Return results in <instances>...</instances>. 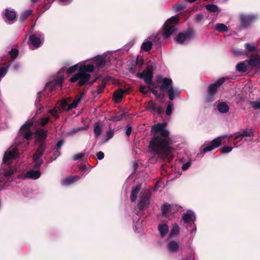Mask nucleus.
<instances>
[{"label": "nucleus", "mask_w": 260, "mask_h": 260, "mask_svg": "<svg viewBox=\"0 0 260 260\" xmlns=\"http://www.w3.org/2000/svg\"><path fill=\"white\" fill-rule=\"evenodd\" d=\"M2 15L5 22L10 24L15 22L17 16L16 12L12 9H6Z\"/></svg>", "instance_id": "10"}, {"label": "nucleus", "mask_w": 260, "mask_h": 260, "mask_svg": "<svg viewBox=\"0 0 260 260\" xmlns=\"http://www.w3.org/2000/svg\"><path fill=\"white\" fill-rule=\"evenodd\" d=\"M236 69L240 72H245L247 70V67L243 62L238 63L236 66Z\"/></svg>", "instance_id": "36"}, {"label": "nucleus", "mask_w": 260, "mask_h": 260, "mask_svg": "<svg viewBox=\"0 0 260 260\" xmlns=\"http://www.w3.org/2000/svg\"><path fill=\"white\" fill-rule=\"evenodd\" d=\"M190 162H186L182 165V170L183 171H185L188 169V168L190 167Z\"/></svg>", "instance_id": "64"}, {"label": "nucleus", "mask_w": 260, "mask_h": 260, "mask_svg": "<svg viewBox=\"0 0 260 260\" xmlns=\"http://www.w3.org/2000/svg\"><path fill=\"white\" fill-rule=\"evenodd\" d=\"M34 124L32 120H27L20 128L18 132V138L30 141L32 139L34 133L30 128Z\"/></svg>", "instance_id": "5"}, {"label": "nucleus", "mask_w": 260, "mask_h": 260, "mask_svg": "<svg viewBox=\"0 0 260 260\" xmlns=\"http://www.w3.org/2000/svg\"><path fill=\"white\" fill-rule=\"evenodd\" d=\"M203 18V16L201 14H199L196 15L195 20L197 22L201 21Z\"/></svg>", "instance_id": "63"}, {"label": "nucleus", "mask_w": 260, "mask_h": 260, "mask_svg": "<svg viewBox=\"0 0 260 260\" xmlns=\"http://www.w3.org/2000/svg\"><path fill=\"white\" fill-rule=\"evenodd\" d=\"M9 53L10 55L11 59L14 60L18 56L19 51L17 49H12Z\"/></svg>", "instance_id": "40"}, {"label": "nucleus", "mask_w": 260, "mask_h": 260, "mask_svg": "<svg viewBox=\"0 0 260 260\" xmlns=\"http://www.w3.org/2000/svg\"><path fill=\"white\" fill-rule=\"evenodd\" d=\"M193 213L191 211H187L182 216V220L185 223H188L190 221H193Z\"/></svg>", "instance_id": "29"}, {"label": "nucleus", "mask_w": 260, "mask_h": 260, "mask_svg": "<svg viewBox=\"0 0 260 260\" xmlns=\"http://www.w3.org/2000/svg\"><path fill=\"white\" fill-rule=\"evenodd\" d=\"M173 8L177 11L183 10L185 8V5L183 3L177 4L173 6Z\"/></svg>", "instance_id": "45"}, {"label": "nucleus", "mask_w": 260, "mask_h": 260, "mask_svg": "<svg viewBox=\"0 0 260 260\" xmlns=\"http://www.w3.org/2000/svg\"><path fill=\"white\" fill-rule=\"evenodd\" d=\"M141 187L142 184L141 183H138L136 186L132 188L130 196V200L132 202L136 201L138 194L141 189Z\"/></svg>", "instance_id": "19"}, {"label": "nucleus", "mask_w": 260, "mask_h": 260, "mask_svg": "<svg viewBox=\"0 0 260 260\" xmlns=\"http://www.w3.org/2000/svg\"><path fill=\"white\" fill-rule=\"evenodd\" d=\"M215 30L226 32L228 31V27L223 23H217L215 26Z\"/></svg>", "instance_id": "33"}, {"label": "nucleus", "mask_w": 260, "mask_h": 260, "mask_svg": "<svg viewBox=\"0 0 260 260\" xmlns=\"http://www.w3.org/2000/svg\"><path fill=\"white\" fill-rule=\"evenodd\" d=\"M94 133L96 138H98L101 135L102 127L97 123L94 126Z\"/></svg>", "instance_id": "37"}, {"label": "nucleus", "mask_w": 260, "mask_h": 260, "mask_svg": "<svg viewBox=\"0 0 260 260\" xmlns=\"http://www.w3.org/2000/svg\"><path fill=\"white\" fill-rule=\"evenodd\" d=\"M80 179V177L78 176H71L64 179H62L61 180V184L62 185H69L75 181H77Z\"/></svg>", "instance_id": "21"}, {"label": "nucleus", "mask_w": 260, "mask_h": 260, "mask_svg": "<svg viewBox=\"0 0 260 260\" xmlns=\"http://www.w3.org/2000/svg\"><path fill=\"white\" fill-rule=\"evenodd\" d=\"M147 109L151 112H156L158 115H161L164 113V110L161 107L157 106L152 101H150L148 103Z\"/></svg>", "instance_id": "13"}, {"label": "nucleus", "mask_w": 260, "mask_h": 260, "mask_svg": "<svg viewBox=\"0 0 260 260\" xmlns=\"http://www.w3.org/2000/svg\"><path fill=\"white\" fill-rule=\"evenodd\" d=\"M78 69V64L73 66L68 69V70H67V73L68 74H71L72 73H73L75 72Z\"/></svg>", "instance_id": "43"}, {"label": "nucleus", "mask_w": 260, "mask_h": 260, "mask_svg": "<svg viewBox=\"0 0 260 260\" xmlns=\"http://www.w3.org/2000/svg\"><path fill=\"white\" fill-rule=\"evenodd\" d=\"M226 78L221 77L216 80L214 83L209 84L207 89V95L205 98L206 103L212 102L215 100V95L218 92L219 88L225 82Z\"/></svg>", "instance_id": "4"}, {"label": "nucleus", "mask_w": 260, "mask_h": 260, "mask_svg": "<svg viewBox=\"0 0 260 260\" xmlns=\"http://www.w3.org/2000/svg\"><path fill=\"white\" fill-rule=\"evenodd\" d=\"M227 136H221L212 140L209 145L206 146L203 150L202 153H205L208 151H210L213 149L218 147L221 144V139L226 138Z\"/></svg>", "instance_id": "11"}, {"label": "nucleus", "mask_w": 260, "mask_h": 260, "mask_svg": "<svg viewBox=\"0 0 260 260\" xmlns=\"http://www.w3.org/2000/svg\"><path fill=\"white\" fill-rule=\"evenodd\" d=\"M152 46V42L148 41L142 44L141 49L145 51H149L151 49Z\"/></svg>", "instance_id": "35"}, {"label": "nucleus", "mask_w": 260, "mask_h": 260, "mask_svg": "<svg viewBox=\"0 0 260 260\" xmlns=\"http://www.w3.org/2000/svg\"><path fill=\"white\" fill-rule=\"evenodd\" d=\"M46 86L47 87H48L49 88V90L50 91H53V90H54L56 87V86L55 85H53V84H50V82H48L47 84H46Z\"/></svg>", "instance_id": "58"}, {"label": "nucleus", "mask_w": 260, "mask_h": 260, "mask_svg": "<svg viewBox=\"0 0 260 260\" xmlns=\"http://www.w3.org/2000/svg\"><path fill=\"white\" fill-rule=\"evenodd\" d=\"M32 11L31 9H29L25 11L20 16L19 19L21 22H23L27 17L32 14Z\"/></svg>", "instance_id": "34"}, {"label": "nucleus", "mask_w": 260, "mask_h": 260, "mask_svg": "<svg viewBox=\"0 0 260 260\" xmlns=\"http://www.w3.org/2000/svg\"><path fill=\"white\" fill-rule=\"evenodd\" d=\"M150 194L148 192H144L141 194L140 200L137 204V207L140 210H144L148 207L150 204Z\"/></svg>", "instance_id": "9"}, {"label": "nucleus", "mask_w": 260, "mask_h": 260, "mask_svg": "<svg viewBox=\"0 0 260 260\" xmlns=\"http://www.w3.org/2000/svg\"><path fill=\"white\" fill-rule=\"evenodd\" d=\"M178 18L177 15L168 19L163 25L162 32H176L178 31Z\"/></svg>", "instance_id": "8"}, {"label": "nucleus", "mask_w": 260, "mask_h": 260, "mask_svg": "<svg viewBox=\"0 0 260 260\" xmlns=\"http://www.w3.org/2000/svg\"><path fill=\"white\" fill-rule=\"evenodd\" d=\"M217 109L221 113H226L229 111V107L225 103L221 102L217 105Z\"/></svg>", "instance_id": "28"}, {"label": "nucleus", "mask_w": 260, "mask_h": 260, "mask_svg": "<svg viewBox=\"0 0 260 260\" xmlns=\"http://www.w3.org/2000/svg\"><path fill=\"white\" fill-rule=\"evenodd\" d=\"M63 80V78L62 77H60L52 82H50V84L52 85H55L56 86H61Z\"/></svg>", "instance_id": "39"}, {"label": "nucleus", "mask_w": 260, "mask_h": 260, "mask_svg": "<svg viewBox=\"0 0 260 260\" xmlns=\"http://www.w3.org/2000/svg\"><path fill=\"white\" fill-rule=\"evenodd\" d=\"M49 113L51 114L55 119H57L59 117L58 112L56 109L53 108L51 109L49 111Z\"/></svg>", "instance_id": "48"}, {"label": "nucleus", "mask_w": 260, "mask_h": 260, "mask_svg": "<svg viewBox=\"0 0 260 260\" xmlns=\"http://www.w3.org/2000/svg\"><path fill=\"white\" fill-rule=\"evenodd\" d=\"M171 210V206L170 204L166 203L161 207V215L164 217H168Z\"/></svg>", "instance_id": "25"}, {"label": "nucleus", "mask_w": 260, "mask_h": 260, "mask_svg": "<svg viewBox=\"0 0 260 260\" xmlns=\"http://www.w3.org/2000/svg\"><path fill=\"white\" fill-rule=\"evenodd\" d=\"M114 135V132L110 129L107 133V140H109L111 139Z\"/></svg>", "instance_id": "61"}, {"label": "nucleus", "mask_w": 260, "mask_h": 260, "mask_svg": "<svg viewBox=\"0 0 260 260\" xmlns=\"http://www.w3.org/2000/svg\"><path fill=\"white\" fill-rule=\"evenodd\" d=\"M245 50L248 52H254L256 50V46L254 43H245Z\"/></svg>", "instance_id": "32"}, {"label": "nucleus", "mask_w": 260, "mask_h": 260, "mask_svg": "<svg viewBox=\"0 0 260 260\" xmlns=\"http://www.w3.org/2000/svg\"><path fill=\"white\" fill-rule=\"evenodd\" d=\"M96 155L99 160H102L103 159L105 156L104 152L102 151H99L97 152Z\"/></svg>", "instance_id": "60"}, {"label": "nucleus", "mask_w": 260, "mask_h": 260, "mask_svg": "<svg viewBox=\"0 0 260 260\" xmlns=\"http://www.w3.org/2000/svg\"><path fill=\"white\" fill-rule=\"evenodd\" d=\"M156 81L160 84L159 89L161 91H166L168 94L169 98L171 101L175 98V89L173 86V81L171 78H164L162 76H157Z\"/></svg>", "instance_id": "3"}, {"label": "nucleus", "mask_w": 260, "mask_h": 260, "mask_svg": "<svg viewBox=\"0 0 260 260\" xmlns=\"http://www.w3.org/2000/svg\"><path fill=\"white\" fill-rule=\"evenodd\" d=\"M172 34H155V36H152L150 37V39L156 45H158L160 43V35L164 37V39H166L170 37Z\"/></svg>", "instance_id": "18"}, {"label": "nucleus", "mask_w": 260, "mask_h": 260, "mask_svg": "<svg viewBox=\"0 0 260 260\" xmlns=\"http://www.w3.org/2000/svg\"><path fill=\"white\" fill-rule=\"evenodd\" d=\"M166 126L165 123H158L154 125L152 129L155 134L149 143V150L164 160L169 157L173 151L172 141L169 137V131L165 128Z\"/></svg>", "instance_id": "1"}, {"label": "nucleus", "mask_w": 260, "mask_h": 260, "mask_svg": "<svg viewBox=\"0 0 260 260\" xmlns=\"http://www.w3.org/2000/svg\"><path fill=\"white\" fill-rule=\"evenodd\" d=\"M64 141L63 140H60L58 141L56 145V149H60L61 146L64 144Z\"/></svg>", "instance_id": "56"}, {"label": "nucleus", "mask_w": 260, "mask_h": 260, "mask_svg": "<svg viewBox=\"0 0 260 260\" xmlns=\"http://www.w3.org/2000/svg\"><path fill=\"white\" fill-rule=\"evenodd\" d=\"M107 63V60L105 57H98L94 60L95 66L99 69L104 68Z\"/></svg>", "instance_id": "26"}, {"label": "nucleus", "mask_w": 260, "mask_h": 260, "mask_svg": "<svg viewBox=\"0 0 260 260\" xmlns=\"http://www.w3.org/2000/svg\"><path fill=\"white\" fill-rule=\"evenodd\" d=\"M194 34H178L176 38V41L179 43H182L193 38Z\"/></svg>", "instance_id": "16"}, {"label": "nucleus", "mask_w": 260, "mask_h": 260, "mask_svg": "<svg viewBox=\"0 0 260 260\" xmlns=\"http://www.w3.org/2000/svg\"><path fill=\"white\" fill-rule=\"evenodd\" d=\"M126 93V90L119 88L113 93V98L115 103H119L122 99L124 94Z\"/></svg>", "instance_id": "15"}, {"label": "nucleus", "mask_w": 260, "mask_h": 260, "mask_svg": "<svg viewBox=\"0 0 260 260\" xmlns=\"http://www.w3.org/2000/svg\"><path fill=\"white\" fill-rule=\"evenodd\" d=\"M84 129L83 127H80L78 128H73L69 133L70 135H73L78 133L79 131H83Z\"/></svg>", "instance_id": "50"}, {"label": "nucleus", "mask_w": 260, "mask_h": 260, "mask_svg": "<svg viewBox=\"0 0 260 260\" xmlns=\"http://www.w3.org/2000/svg\"><path fill=\"white\" fill-rule=\"evenodd\" d=\"M139 91L146 94L148 93V90H147L146 89V87L144 85H141L139 87Z\"/></svg>", "instance_id": "55"}, {"label": "nucleus", "mask_w": 260, "mask_h": 260, "mask_svg": "<svg viewBox=\"0 0 260 260\" xmlns=\"http://www.w3.org/2000/svg\"><path fill=\"white\" fill-rule=\"evenodd\" d=\"M206 8L208 11L212 12L218 11L217 6L214 4L207 5L206 6Z\"/></svg>", "instance_id": "38"}, {"label": "nucleus", "mask_w": 260, "mask_h": 260, "mask_svg": "<svg viewBox=\"0 0 260 260\" xmlns=\"http://www.w3.org/2000/svg\"><path fill=\"white\" fill-rule=\"evenodd\" d=\"M49 121H50L49 118H48V117L42 118L40 119V124L41 126H45Z\"/></svg>", "instance_id": "52"}, {"label": "nucleus", "mask_w": 260, "mask_h": 260, "mask_svg": "<svg viewBox=\"0 0 260 260\" xmlns=\"http://www.w3.org/2000/svg\"><path fill=\"white\" fill-rule=\"evenodd\" d=\"M29 40L35 48H37L40 46L41 41L40 39L38 37H37L35 34L31 35L29 37Z\"/></svg>", "instance_id": "27"}, {"label": "nucleus", "mask_w": 260, "mask_h": 260, "mask_svg": "<svg viewBox=\"0 0 260 260\" xmlns=\"http://www.w3.org/2000/svg\"><path fill=\"white\" fill-rule=\"evenodd\" d=\"M132 128L131 126L127 125L126 127L125 134L127 137H129L132 133Z\"/></svg>", "instance_id": "59"}, {"label": "nucleus", "mask_w": 260, "mask_h": 260, "mask_svg": "<svg viewBox=\"0 0 260 260\" xmlns=\"http://www.w3.org/2000/svg\"><path fill=\"white\" fill-rule=\"evenodd\" d=\"M168 250L172 253H176L179 251V246L178 243L174 241H171L168 244Z\"/></svg>", "instance_id": "23"}, {"label": "nucleus", "mask_w": 260, "mask_h": 260, "mask_svg": "<svg viewBox=\"0 0 260 260\" xmlns=\"http://www.w3.org/2000/svg\"><path fill=\"white\" fill-rule=\"evenodd\" d=\"M173 104L171 102H169L166 109V114L168 116L172 114Z\"/></svg>", "instance_id": "49"}, {"label": "nucleus", "mask_w": 260, "mask_h": 260, "mask_svg": "<svg viewBox=\"0 0 260 260\" xmlns=\"http://www.w3.org/2000/svg\"><path fill=\"white\" fill-rule=\"evenodd\" d=\"M94 68L92 64L81 65L79 67L78 73L70 79V81L72 83L78 81L77 85L80 86L87 84L91 77L89 73L93 72Z\"/></svg>", "instance_id": "2"}, {"label": "nucleus", "mask_w": 260, "mask_h": 260, "mask_svg": "<svg viewBox=\"0 0 260 260\" xmlns=\"http://www.w3.org/2000/svg\"><path fill=\"white\" fill-rule=\"evenodd\" d=\"M258 18V16L255 14H241L239 15L240 25L239 30L242 31L249 27L252 23L256 21Z\"/></svg>", "instance_id": "6"}, {"label": "nucleus", "mask_w": 260, "mask_h": 260, "mask_svg": "<svg viewBox=\"0 0 260 260\" xmlns=\"http://www.w3.org/2000/svg\"><path fill=\"white\" fill-rule=\"evenodd\" d=\"M180 228L178 224H174L169 234V237L172 238L174 236L178 235L179 233Z\"/></svg>", "instance_id": "31"}, {"label": "nucleus", "mask_w": 260, "mask_h": 260, "mask_svg": "<svg viewBox=\"0 0 260 260\" xmlns=\"http://www.w3.org/2000/svg\"><path fill=\"white\" fill-rule=\"evenodd\" d=\"M14 174V171L12 169H9L4 172V176L6 177H11Z\"/></svg>", "instance_id": "54"}, {"label": "nucleus", "mask_w": 260, "mask_h": 260, "mask_svg": "<svg viewBox=\"0 0 260 260\" xmlns=\"http://www.w3.org/2000/svg\"><path fill=\"white\" fill-rule=\"evenodd\" d=\"M59 3L62 5H68L70 4L73 0H59Z\"/></svg>", "instance_id": "62"}, {"label": "nucleus", "mask_w": 260, "mask_h": 260, "mask_svg": "<svg viewBox=\"0 0 260 260\" xmlns=\"http://www.w3.org/2000/svg\"><path fill=\"white\" fill-rule=\"evenodd\" d=\"M153 76V68L151 65L148 66L142 73L139 72L136 75L137 77L143 79L148 85L154 86L152 82Z\"/></svg>", "instance_id": "7"}, {"label": "nucleus", "mask_w": 260, "mask_h": 260, "mask_svg": "<svg viewBox=\"0 0 260 260\" xmlns=\"http://www.w3.org/2000/svg\"><path fill=\"white\" fill-rule=\"evenodd\" d=\"M158 229L162 238H163L169 231V227L166 224H159Z\"/></svg>", "instance_id": "30"}, {"label": "nucleus", "mask_w": 260, "mask_h": 260, "mask_svg": "<svg viewBox=\"0 0 260 260\" xmlns=\"http://www.w3.org/2000/svg\"><path fill=\"white\" fill-rule=\"evenodd\" d=\"M78 105V103H77L75 101H73L71 104L68 106V110H71V109L73 108H76Z\"/></svg>", "instance_id": "57"}, {"label": "nucleus", "mask_w": 260, "mask_h": 260, "mask_svg": "<svg viewBox=\"0 0 260 260\" xmlns=\"http://www.w3.org/2000/svg\"><path fill=\"white\" fill-rule=\"evenodd\" d=\"M41 176V172L39 170H30L28 171L25 175V177L27 178L33 179H37Z\"/></svg>", "instance_id": "24"}, {"label": "nucleus", "mask_w": 260, "mask_h": 260, "mask_svg": "<svg viewBox=\"0 0 260 260\" xmlns=\"http://www.w3.org/2000/svg\"><path fill=\"white\" fill-rule=\"evenodd\" d=\"M149 89L154 94L157 98H160V94L158 93L157 91L154 89L153 88H151L152 85H148Z\"/></svg>", "instance_id": "51"}, {"label": "nucleus", "mask_w": 260, "mask_h": 260, "mask_svg": "<svg viewBox=\"0 0 260 260\" xmlns=\"http://www.w3.org/2000/svg\"><path fill=\"white\" fill-rule=\"evenodd\" d=\"M254 136L253 132L251 129H244L242 133L235 136L234 138V140H237L238 139L242 140V138L245 137H253Z\"/></svg>", "instance_id": "22"}, {"label": "nucleus", "mask_w": 260, "mask_h": 260, "mask_svg": "<svg viewBox=\"0 0 260 260\" xmlns=\"http://www.w3.org/2000/svg\"><path fill=\"white\" fill-rule=\"evenodd\" d=\"M233 148L230 146H225L220 148V151L222 153H229L231 152Z\"/></svg>", "instance_id": "47"}, {"label": "nucleus", "mask_w": 260, "mask_h": 260, "mask_svg": "<svg viewBox=\"0 0 260 260\" xmlns=\"http://www.w3.org/2000/svg\"><path fill=\"white\" fill-rule=\"evenodd\" d=\"M34 165V168L36 169H39L41 166V165L43 164V160L40 158H38L36 160H32Z\"/></svg>", "instance_id": "41"}, {"label": "nucleus", "mask_w": 260, "mask_h": 260, "mask_svg": "<svg viewBox=\"0 0 260 260\" xmlns=\"http://www.w3.org/2000/svg\"><path fill=\"white\" fill-rule=\"evenodd\" d=\"M105 87V83H103L101 84L98 85L96 87V92L98 94H101L104 90Z\"/></svg>", "instance_id": "46"}, {"label": "nucleus", "mask_w": 260, "mask_h": 260, "mask_svg": "<svg viewBox=\"0 0 260 260\" xmlns=\"http://www.w3.org/2000/svg\"><path fill=\"white\" fill-rule=\"evenodd\" d=\"M36 135L37 137V141L38 143L45 142L47 137V131L44 129L37 130L36 132Z\"/></svg>", "instance_id": "17"}, {"label": "nucleus", "mask_w": 260, "mask_h": 260, "mask_svg": "<svg viewBox=\"0 0 260 260\" xmlns=\"http://www.w3.org/2000/svg\"><path fill=\"white\" fill-rule=\"evenodd\" d=\"M246 61L251 68L258 67L260 66V58L258 57V55H255L246 60Z\"/></svg>", "instance_id": "20"}, {"label": "nucleus", "mask_w": 260, "mask_h": 260, "mask_svg": "<svg viewBox=\"0 0 260 260\" xmlns=\"http://www.w3.org/2000/svg\"><path fill=\"white\" fill-rule=\"evenodd\" d=\"M249 103L253 109L255 110L260 109V101H250Z\"/></svg>", "instance_id": "42"}, {"label": "nucleus", "mask_w": 260, "mask_h": 260, "mask_svg": "<svg viewBox=\"0 0 260 260\" xmlns=\"http://www.w3.org/2000/svg\"><path fill=\"white\" fill-rule=\"evenodd\" d=\"M18 155V152L17 148H13L12 150L8 152H6L3 157V161L5 163L7 162L9 160L12 158H16Z\"/></svg>", "instance_id": "14"}, {"label": "nucleus", "mask_w": 260, "mask_h": 260, "mask_svg": "<svg viewBox=\"0 0 260 260\" xmlns=\"http://www.w3.org/2000/svg\"><path fill=\"white\" fill-rule=\"evenodd\" d=\"M84 155V153H79L78 154H75L73 157V159L74 160H77L81 159Z\"/></svg>", "instance_id": "53"}, {"label": "nucleus", "mask_w": 260, "mask_h": 260, "mask_svg": "<svg viewBox=\"0 0 260 260\" xmlns=\"http://www.w3.org/2000/svg\"><path fill=\"white\" fill-rule=\"evenodd\" d=\"M38 143V147L32 156V160H36L38 158H40L43 155V153L47 148V144L45 142H41V143Z\"/></svg>", "instance_id": "12"}, {"label": "nucleus", "mask_w": 260, "mask_h": 260, "mask_svg": "<svg viewBox=\"0 0 260 260\" xmlns=\"http://www.w3.org/2000/svg\"><path fill=\"white\" fill-rule=\"evenodd\" d=\"M69 105L66 101H63L60 104V107L62 110L69 111L68 106Z\"/></svg>", "instance_id": "44"}]
</instances>
